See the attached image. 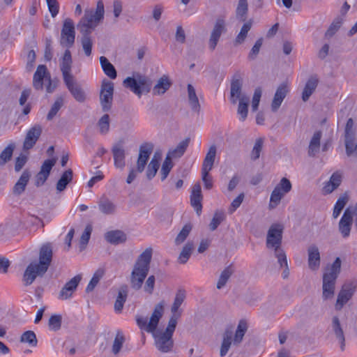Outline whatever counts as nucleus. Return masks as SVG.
<instances>
[{
    "label": "nucleus",
    "mask_w": 357,
    "mask_h": 357,
    "mask_svg": "<svg viewBox=\"0 0 357 357\" xmlns=\"http://www.w3.org/2000/svg\"><path fill=\"white\" fill-rule=\"evenodd\" d=\"M357 289V280H351L345 282L338 293L335 309L340 310L344 305L351 298Z\"/></svg>",
    "instance_id": "1a4fd4ad"
},
{
    "label": "nucleus",
    "mask_w": 357,
    "mask_h": 357,
    "mask_svg": "<svg viewBox=\"0 0 357 357\" xmlns=\"http://www.w3.org/2000/svg\"><path fill=\"white\" fill-rule=\"evenodd\" d=\"M127 297L128 287L127 285H122L119 289L118 296L114 303V310L116 312L119 313L122 311Z\"/></svg>",
    "instance_id": "f704fd0d"
},
{
    "label": "nucleus",
    "mask_w": 357,
    "mask_h": 357,
    "mask_svg": "<svg viewBox=\"0 0 357 357\" xmlns=\"http://www.w3.org/2000/svg\"><path fill=\"white\" fill-rule=\"evenodd\" d=\"M42 133V127L40 125H35L31 128L25 137L23 149L29 150L33 147Z\"/></svg>",
    "instance_id": "a211bd4d"
},
{
    "label": "nucleus",
    "mask_w": 357,
    "mask_h": 357,
    "mask_svg": "<svg viewBox=\"0 0 357 357\" xmlns=\"http://www.w3.org/2000/svg\"><path fill=\"white\" fill-rule=\"evenodd\" d=\"M172 160V159H171L170 158L166 156V158L162 163V168L160 170L161 175H162V177H161L162 181H164L167 177L168 174H169L171 169H172V167L174 166V164H173Z\"/></svg>",
    "instance_id": "052dcab7"
},
{
    "label": "nucleus",
    "mask_w": 357,
    "mask_h": 357,
    "mask_svg": "<svg viewBox=\"0 0 357 357\" xmlns=\"http://www.w3.org/2000/svg\"><path fill=\"white\" fill-rule=\"evenodd\" d=\"M100 62L104 73L111 79L116 77V71L114 66L109 61L105 56L100 57Z\"/></svg>",
    "instance_id": "ea45409f"
},
{
    "label": "nucleus",
    "mask_w": 357,
    "mask_h": 357,
    "mask_svg": "<svg viewBox=\"0 0 357 357\" xmlns=\"http://www.w3.org/2000/svg\"><path fill=\"white\" fill-rule=\"evenodd\" d=\"M50 73L46 66L39 65L33 77V88L38 91H42L43 89V82L47 79Z\"/></svg>",
    "instance_id": "6ab92c4d"
},
{
    "label": "nucleus",
    "mask_w": 357,
    "mask_h": 357,
    "mask_svg": "<svg viewBox=\"0 0 357 357\" xmlns=\"http://www.w3.org/2000/svg\"><path fill=\"white\" fill-rule=\"evenodd\" d=\"M98 126L100 132L105 135L109 130V116L107 114H104L98 121Z\"/></svg>",
    "instance_id": "bf43d9fd"
},
{
    "label": "nucleus",
    "mask_w": 357,
    "mask_h": 357,
    "mask_svg": "<svg viewBox=\"0 0 357 357\" xmlns=\"http://www.w3.org/2000/svg\"><path fill=\"white\" fill-rule=\"evenodd\" d=\"M73 177V172L71 169H68L66 170L62 174L61 178L59 179V181L56 183V190L59 192L63 191L68 183H70Z\"/></svg>",
    "instance_id": "c9c22d12"
},
{
    "label": "nucleus",
    "mask_w": 357,
    "mask_h": 357,
    "mask_svg": "<svg viewBox=\"0 0 357 357\" xmlns=\"http://www.w3.org/2000/svg\"><path fill=\"white\" fill-rule=\"evenodd\" d=\"M53 257V246L51 243L43 244L39 250V261L37 263L40 266L42 271L48 270Z\"/></svg>",
    "instance_id": "2eb2a0df"
},
{
    "label": "nucleus",
    "mask_w": 357,
    "mask_h": 357,
    "mask_svg": "<svg viewBox=\"0 0 357 357\" xmlns=\"http://www.w3.org/2000/svg\"><path fill=\"white\" fill-rule=\"evenodd\" d=\"M31 174L29 171L24 170L19 180L15 184L13 192L15 195H21L26 188V186L29 181Z\"/></svg>",
    "instance_id": "7c9ffc66"
},
{
    "label": "nucleus",
    "mask_w": 357,
    "mask_h": 357,
    "mask_svg": "<svg viewBox=\"0 0 357 357\" xmlns=\"http://www.w3.org/2000/svg\"><path fill=\"white\" fill-rule=\"evenodd\" d=\"M342 182V175L338 172L332 174L328 182H327L323 188L325 193L329 194L335 190Z\"/></svg>",
    "instance_id": "2f4dec72"
},
{
    "label": "nucleus",
    "mask_w": 357,
    "mask_h": 357,
    "mask_svg": "<svg viewBox=\"0 0 357 357\" xmlns=\"http://www.w3.org/2000/svg\"><path fill=\"white\" fill-rule=\"evenodd\" d=\"M193 249L194 244L192 242H188L184 245L178 257V261L181 264H184L188 261Z\"/></svg>",
    "instance_id": "49530a36"
},
{
    "label": "nucleus",
    "mask_w": 357,
    "mask_h": 357,
    "mask_svg": "<svg viewBox=\"0 0 357 357\" xmlns=\"http://www.w3.org/2000/svg\"><path fill=\"white\" fill-rule=\"evenodd\" d=\"M123 85L140 98L143 91H150L151 82L148 77L137 75L136 77H128L126 78L123 81Z\"/></svg>",
    "instance_id": "0eeeda50"
},
{
    "label": "nucleus",
    "mask_w": 357,
    "mask_h": 357,
    "mask_svg": "<svg viewBox=\"0 0 357 357\" xmlns=\"http://www.w3.org/2000/svg\"><path fill=\"white\" fill-rule=\"evenodd\" d=\"M292 188L290 181L283 177L279 183L275 187L273 190L269 202V208H275L280 203L282 198L291 191Z\"/></svg>",
    "instance_id": "6e6552de"
},
{
    "label": "nucleus",
    "mask_w": 357,
    "mask_h": 357,
    "mask_svg": "<svg viewBox=\"0 0 357 357\" xmlns=\"http://www.w3.org/2000/svg\"><path fill=\"white\" fill-rule=\"evenodd\" d=\"M248 330V324L245 320H241L238 322L234 337V344H239Z\"/></svg>",
    "instance_id": "79ce46f5"
},
{
    "label": "nucleus",
    "mask_w": 357,
    "mask_h": 357,
    "mask_svg": "<svg viewBox=\"0 0 357 357\" xmlns=\"http://www.w3.org/2000/svg\"><path fill=\"white\" fill-rule=\"evenodd\" d=\"M248 13V0H238L236 9V17L241 22H245Z\"/></svg>",
    "instance_id": "58836bf2"
},
{
    "label": "nucleus",
    "mask_w": 357,
    "mask_h": 357,
    "mask_svg": "<svg viewBox=\"0 0 357 357\" xmlns=\"http://www.w3.org/2000/svg\"><path fill=\"white\" fill-rule=\"evenodd\" d=\"M82 37L81 38V43L82 48L84 51L86 56H89L91 54L93 41L90 36L91 33H81Z\"/></svg>",
    "instance_id": "8fccbe9b"
},
{
    "label": "nucleus",
    "mask_w": 357,
    "mask_h": 357,
    "mask_svg": "<svg viewBox=\"0 0 357 357\" xmlns=\"http://www.w3.org/2000/svg\"><path fill=\"white\" fill-rule=\"evenodd\" d=\"M72 56L69 50H66L61 61L60 68L62 72L63 81L74 77L71 74Z\"/></svg>",
    "instance_id": "5701e85b"
},
{
    "label": "nucleus",
    "mask_w": 357,
    "mask_h": 357,
    "mask_svg": "<svg viewBox=\"0 0 357 357\" xmlns=\"http://www.w3.org/2000/svg\"><path fill=\"white\" fill-rule=\"evenodd\" d=\"M341 260L337 257L333 263L328 266L323 275L322 298L324 301L332 299L335 295L337 278L341 271Z\"/></svg>",
    "instance_id": "20e7f679"
},
{
    "label": "nucleus",
    "mask_w": 357,
    "mask_h": 357,
    "mask_svg": "<svg viewBox=\"0 0 357 357\" xmlns=\"http://www.w3.org/2000/svg\"><path fill=\"white\" fill-rule=\"evenodd\" d=\"M226 31V22L223 17H218L215 22L213 29L211 31L208 46L211 50L216 47L218 42L222 33Z\"/></svg>",
    "instance_id": "4468645a"
},
{
    "label": "nucleus",
    "mask_w": 357,
    "mask_h": 357,
    "mask_svg": "<svg viewBox=\"0 0 357 357\" xmlns=\"http://www.w3.org/2000/svg\"><path fill=\"white\" fill-rule=\"evenodd\" d=\"M164 301H161L155 306L149 322H147L146 317L139 315L136 316V322L141 330L153 335L155 347L160 351L168 353L172 351L174 346L172 336L176 327V322L174 318L169 319L165 331H156L164 313Z\"/></svg>",
    "instance_id": "f257e3e1"
},
{
    "label": "nucleus",
    "mask_w": 357,
    "mask_h": 357,
    "mask_svg": "<svg viewBox=\"0 0 357 357\" xmlns=\"http://www.w3.org/2000/svg\"><path fill=\"white\" fill-rule=\"evenodd\" d=\"M321 138V132L317 131L314 133L308 147V155L310 156H314L320 149V140Z\"/></svg>",
    "instance_id": "4c0bfd02"
},
{
    "label": "nucleus",
    "mask_w": 357,
    "mask_h": 357,
    "mask_svg": "<svg viewBox=\"0 0 357 357\" xmlns=\"http://www.w3.org/2000/svg\"><path fill=\"white\" fill-rule=\"evenodd\" d=\"M107 241L112 244H119L124 243L126 241V235L124 232L120 230H115L108 231L105 234Z\"/></svg>",
    "instance_id": "e433bc0d"
},
{
    "label": "nucleus",
    "mask_w": 357,
    "mask_h": 357,
    "mask_svg": "<svg viewBox=\"0 0 357 357\" xmlns=\"http://www.w3.org/2000/svg\"><path fill=\"white\" fill-rule=\"evenodd\" d=\"M82 279V274H78L67 282L61 289L59 298L61 300H67L72 297L73 293Z\"/></svg>",
    "instance_id": "f3484780"
},
{
    "label": "nucleus",
    "mask_w": 357,
    "mask_h": 357,
    "mask_svg": "<svg viewBox=\"0 0 357 357\" xmlns=\"http://www.w3.org/2000/svg\"><path fill=\"white\" fill-rule=\"evenodd\" d=\"M112 153L114 156V165L116 167L121 169H123L126 165L125 163V150L120 144H115L112 147Z\"/></svg>",
    "instance_id": "cd10ccee"
},
{
    "label": "nucleus",
    "mask_w": 357,
    "mask_h": 357,
    "mask_svg": "<svg viewBox=\"0 0 357 357\" xmlns=\"http://www.w3.org/2000/svg\"><path fill=\"white\" fill-rule=\"evenodd\" d=\"M217 149L215 145L210 146L202 163V173H209L212 169L216 155Z\"/></svg>",
    "instance_id": "bb28decb"
},
{
    "label": "nucleus",
    "mask_w": 357,
    "mask_h": 357,
    "mask_svg": "<svg viewBox=\"0 0 357 357\" xmlns=\"http://www.w3.org/2000/svg\"><path fill=\"white\" fill-rule=\"evenodd\" d=\"M318 83L319 79L317 76H312L307 79L302 93V100L304 102L309 100L311 95L315 91Z\"/></svg>",
    "instance_id": "c85d7f7f"
},
{
    "label": "nucleus",
    "mask_w": 357,
    "mask_h": 357,
    "mask_svg": "<svg viewBox=\"0 0 357 357\" xmlns=\"http://www.w3.org/2000/svg\"><path fill=\"white\" fill-rule=\"evenodd\" d=\"M105 274V271L103 268H98L93 274L91 280L89 282L86 288V292L89 293L93 291L96 285L100 282V279L103 277Z\"/></svg>",
    "instance_id": "c03bdc74"
},
{
    "label": "nucleus",
    "mask_w": 357,
    "mask_h": 357,
    "mask_svg": "<svg viewBox=\"0 0 357 357\" xmlns=\"http://www.w3.org/2000/svg\"><path fill=\"white\" fill-rule=\"evenodd\" d=\"M243 78L240 73H236L231 82V101L233 104L236 103L237 100L240 101L244 97H248L242 93Z\"/></svg>",
    "instance_id": "ddd939ff"
},
{
    "label": "nucleus",
    "mask_w": 357,
    "mask_h": 357,
    "mask_svg": "<svg viewBox=\"0 0 357 357\" xmlns=\"http://www.w3.org/2000/svg\"><path fill=\"white\" fill-rule=\"evenodd\" d=\"M249 101V97H244L239 101L237 112L241 121H244L248 116Z\"/></svg>",
    "instance_id": "a18cd8bd"
},
{
    "label": "nucleus",
    "mask_w": 357,
    "mask_h": 357,
    "mask_svg": "<svg viewBox=\"0 0 357 357\" xmlns=\"http://www.w3.org/2000/svg\"><path fill=\"white\" fill-rule=\"evenodd\" d=\"M64 82L77 101L82 102L85 100V93L81 86L75 81L74 77L66 79Z\"/></svg>",
    "instance_id": "4be33fe9"
},
{
    "label": "nucleus",
    "mask_w": 357,
    "mask_h": 357,
    "mask_svg": "<svg viewBox=\"0 0 357 357\" xmlns=\"http://www.w3.org/2000/svg\"><path fill=\"white\" fill-rule=\"evenodd\" d=\"M288 91L289 89L287 84H282L278 86L271 102V109L273 112H276L278 109Z\"/></svg>",
    "instance_id": "b1692460"
},
{
    "label": "nucleus",
    "mask_w": 357,
    "mask_h": 357,
    "mask_svg": "<svg viewBox=\"0 0 357 357\" xmlns=\"http://www.w3.org/2000/svg\"><path fill=\"white\" fill-rule=\"evenodd\" d=\"M75 31L73 21L70 18H66L63 21L61 32L60 43L62 46L71 47L75 43Z\"/></svg>",
    "instance_id": "9b49d317"
},
{
    "label": "nucleus",
    "mask_w": 357,
    "mask_h": 357,
    "mask_svg": "<svg viewBox=\"0 0 357 357\" xmlns=\"http://www.w3.org/2000/svg\"><path fill=\"white\" fill-rule=\"evenodd\" d=\"M342 23V19L335 20L331 25L329 26L328 29L325 33L326 37L331 38L332 37L340 28Z\"/></svg>",
    "instance_id": "338daca9"
},
{
    "label": "nucleus",
    "mask_w": 357,
    "mask_h": 357,
    "mask_svg": "<svg viewBox=\"0 0 357 357\" xmlns=\"http://www.w3.org/2000/svg\"><path fill=\"white\" fill-rule=\"evenodd\" d=\"M354 121L352 119H349L345 127V148L347 156L357 157V144H354L355 142V132L353 129Z\"/></svg>",
    "instance_id": "f8f14e48"
},
{
    "label": "nucleus",
    "mask_w": 357,
    "mask_h": 357,
    "mask_svg": "<svg viewBox=\"0 0 357 357\" xmlns=\"http://www.w3.org/2000/svg\"><path fill=\"white\" fill-rule=\"evenodd\" d=\"M187 88H188V98L190 106L194 112L199 113L200 111V109H201V106H200L199 99H198V97H197L196 91H195V89L190 84H188Z\"/></svg>",
    "instance_id": "72a5a7b5"
},
{
    "label": "nucleus",
    "mask_w": 357,
    "mask_h": 357,
    "mask_svg": "<svg viewBox=\"0 0 357 357\" xmlns=\"http://www.w3.org/2000/svg\"><path fill=\"white\" fill-rule=\"evenodd\" d=\"M20 342L27 343L31 347H36L38 343L36 335L32 331L24 332L20 337Z\"/></svg>",
    "instance_id": "5fc2aeb1"
},
{
    "label": "nucleus",
    "mask_w": 357,
    "mask_h": 357,
    "mask_svg": "<svg viewBox=\"0 0 357 357\" xmlns=\"http://www.w3.org/2000/svg\"><path fill=\"white\" fill-rule=\"evenodd\" d=\"M234 272V269L231 264L227 266L220 273L217 283V289H220L224 287Z\"/></svg>",
    "instance_id": "a19ab883"
},
{
    "label": "nucleus",
    "mask_w": 357,
    "mask_h": 357,
    "mask_svg": "<svg viewBox=\"0 0 357 357\" xmlns=\"http://www.w3.org/2000/svg\"><path fill=\"white\" fill-rule=\"evenodd\" d=\"M231 339L232 332L231 331H226L223 335V340L220 351L221 357H224L227 354L231 344Z\"/></svg>",
    "instance_id": "37998d69"
},
{
    "label": "nucleus",
    "mask_w": 357,
    "mask_h": 357,
    "mask_svg": "<svg viewBox=\"0 0 357 357\" xmlns=\"http://www.w3.org/2000/svg\"><path fill=\"white\" fill-rule=\"evenodd\" d=\"M190 138H186L181 142L176 148L168 151L167 156L171 159L181 158L185 152L190 144Z\"/></svg>",
    "instance_id": "473e14b6"
},
{
    "label": "nucleus",
    "mask_w": 357,
    "mask_h": 357,
    "mask_svg": "<svg viewBox=\"0 0 357 357\" xmlns=\"http://www.w3.org/2000/svg\"><path fill=\"white\" fill-rule=\"evenodd\" d=\"M62 317L59 314H54L51 316L49 319L48 326L51 330L58 331L61 326Z\"/></svg>",
    "instance_id": "0e129e2a"
},
{
    "label": "nucleus",
    "mask_w": 357,
    "mask_h": 357,
    "mask_svg": "<svg viewBox=\"0 0 357 357\" xmlns=\"http://www.w3.org/2000/svg\"><path fill=\"white\" fill-rule=\"evenodd\" d=\"M15 146L14 144L8 145L0 153V166L4 165L10 160Z\"/></svg>",
    "instance_id": "09e8293b"
},
{
    "label": "nucleus",
    "mask_w": 357,
    "mask_h": 357,
    "mask_svg": "<svg viewBox=\"0 0 357 357\" xmlns=\"http://www.w3.org/2000/svg\"><path fill=\"white\" fill-rule=\"evenodd\" d=\"M225 218V215L223 212H215L211 223L209 224L210 229L211 231L215 230Z\"/></svg>",
    "instance_id": "e2e57ef3"
},
{
    "label": "nucleus",
    "mask_w": 357,
    "mask_h": 357,
    "mask_svg": "<svg viewBox=\"0 0 357 357\" xmlns=\"http://www.w3.org/2000/svg\"><path fill=\"white\" fill-rule=\"evenodd\" d=\"M308 266L311 270L315 271L320 266V253L316 245H311L307 249Z\"/></svg>",
    "instance_id": "a878e982"
},
{
    "label": "nucleus",
    "mask_w": 357,
    "mask_h": 357,
    "mask_svg": "<svg viewBox=\"0 0 357 357\" xmlns=\"http://www.w3.org/2000/svg\"><path fill=\"white\" fill-rule=\"evenodd\" d=\"M152 257V250L146 249L137 259L130 275V285L132 289L139 290L146 278Z\"/></svg>",
    "instance_id": "f03ea898"
},
{
    "label": "nucleus",
    "mask_w": 357,
    "mask_h": 357,
    "mask_svg": "<svg viewBox=\"0 0 357 357\" xmlns=\"http://www.w3.org/2000/svg\"><path fill=\"white\" fill-rule=\"evenodd\" d=\"M92 231V227L91 225H89L86 227L84 232L82 233L81 238H80V247L82 249H84L86 246V245L88 243L90 236Z\"/></svg>",
    "instance_id": "69168bd1"
},
{
    "label": "nucleus",
    "mask_w": 357,
    "mask_h": 357,
    "mask_svg": "<svg viewBox=\"0 0 357 357\" xmlns=\"http://www.w3.org/2000/svg\"><path fill=\"white\" fill-rule=\"evenodd\" d=\"M192 225L188 223L183 226L181 231L178 233L177 236L175 238V244L176 245H181L183 243L188 235L190 234L191 230H192Z\"/></svg>",
    "instance_id": "6e6d98bb"
},
{
    "label": "nucleus",
    "mask_w": 357,
    "mask_h": 357,
    "mask_svg": "<svg viewBox=\"0 0 357 357\" xmlns=\"http://www.w3.org/2000/svg\"><path fill=\"white\" fill-rule=\"evenodd\" d=\"M347 202L348 197L347 195H343L337 199L335 204L333 212V216L334 218H337L340 215V213L342 212V209L344 208Z\"/></svg>",
    "instance_id": "13d9d810"
},
{
    "label": "nucleus",
    "mask_w": 357,
    "mask_h": 357,
    "mask_svg": "<svg viewBox=\"0 0 357 357\" xmlns=\"http://www.w3.org/2000/svg\"><path fill=\"white\" fill-rule=\"evenodd\" d=\"M252 26V20L251 19L244 23L239 33L237 35L235 39V43L236 44H241L244 42L247 37V34L248 31L250 30Z\"/></svg>",
    "instance_id": "de8ad7c7"
},
{
    "label": "nucleus",
    "mask_w": 357,
    "mask_h": 357,
    "mask_svg": "<svg viewBox=\"0 0 357 357\" xmlns=\"http://www.w3.org/2000/svg\"><path fill=\"white\" fill-rule=\"evenodd\" d=\"M114 90V84L112 82L102 81L100 92V102L104 112H109L112 108Z\"/></svg>",
    "instance_id": "9d476101"
},
{
    "label": "nucleus",
    "mask_w": 357,
    "mask_h": 357,
    "mask_svg": "<svg viewBox=\"0 0 357 357\" xmlns=\"http://www.w3.org/2000/svg\"><path fill=\"white\" fill-rule=\"evenodd\" d=\"M331 328L333 334L340 343V349L342 351L344 350L345 347V337L344 331L340 324L339 318L336 316L332 318Z\"/></svg>",
    "instance_id": "393cba45"
},
{
    "label": "nucleus",
    "mask_w": 357,
    "mask_h": 357,
    "mask_svg": "<svg viewBox=\"0 0 357 357\" xmlns=\"http://www.w3.org/2000/svg\"><path fill=\"white\" fill-rule=\"evenodd\" d=\"M264 144V139L262 138H258L256 139L254 147L251 152V159L252 160H257L260 156V153L262 150Z\"/></svg>",
    "instance_id": "680f3d73"
},
{
    "label": "nucleus",
    "mask_w": 357,
    "mask_h": 357,
    "mask_svg": "<svg viewBox=\"0 0 357 357\" xmlns=\"http://www.w3.org/2000/svg\"><path fill=\"white\" fill-rule=\"evenodd\" d=\"M104 4L102 0L97 2L96 10H85L83 17L78 22L77 26L80 33H91L104 17Z\"/></svg>",
    "instance_id": "39448f33"
},
{
    "label": "nucleus",
    "mask_w": 357,
    "mask_h": 357,
    "mask_svg": "<svg viewBox=\"0 0 357 357\" xmlns=\"http://www.w3.org/2000/svg\"><path fill=\"white\" fill-rule=\"evenodd\" d=\"M283 229L280 224H273L267 232L266 245L268 249L274 251L280 266H282L284 264L287 266V256L282 248Z\"/></svg>",
    "instance_id": "7ed1b4c3"
},
{
    "label": "nucleus",
    "mask_w": 357,
    "mask_h": 357,
    "mask_svg": "<svg viewBox=\"0 0 357 357\" xmlns=\"http://www.w3.org/2000/svg\"><path fill=\"white\" fill-rule=\"evenodd\" d=\"M202 199L203 196L202 194L201 185L200 183H197L193 185L192 189L190 204L199 215L201 214L202 210Z\"/></svg>",
    "instance_id": "412c9836"
},
{
    "label": "nucleus",
    "mask_w": 357,
    "mask_h": 357,
    "mask_svg": "<svg viewBox=\"0 0 357 357\" xmlns=\"http://www.w3.org/2000/svg\"><path fill=\"white\" fill-rule=\"evenodd\" d=\"M186 298V291L183 289H178L176 293L175 298L172 305L171 307V312L172 313L170 319L174 318L175 321L177 323L178 319L181 315V311H179V307L183 303Z\"/></svg>",
    "instance_id": "aec40b11"
},
{
    "label": "nucleus",
    "mask_w": 357,
    "mask_h": 357,
    "mask_svg": "<svg viewBox=\"0 0 357 357\" xmlns=\"http://www.w3.org/2000/svg\"><path fill=\"white\" fill-rule=\"evenodd\" d=\"M63 105V98L62 97L57 98L47 115V119L48 121L52 120Z\"/></svg>",
    "instance_id": "4d7b16f0"
},
{
    "label": "nucleus",
    "mask_w": 357,
    "mask_h": 357,
    "mask_svg": "<svg viewBox=\"0 0 357 357\" xmlns=\"http://www.w3.org/2000/svg\"><path fill=\"white\" fill-rule=\"evenodd\" d=\"M55 163H56L55 158L47 159V160H45L43 164L41 166L40 172L44 173L45 174H46L49 176L51 169H52V167L55 165Z\"/></svg>",
    "instance_id": "774afa93"
},
{
    "label": "nucleus",
    "mask_w": 357,
    "mask_h": 357,
    "mask_svg": "<svg viewBox=\"0 0 357 357\" xmlns=\"http://www.w3.org/2000/svg\"><path fill=\"white\" fill-rule=\"evenodd\" d=\"M124 342L125 337L123 333L121 331H118L112 344V351L114 354L116 355L119 353Z\"/></svg>",
    "instance_id": "864d4df0"
},
{
    "label": "nucleus",
    "mask_w": 357,
    "mask_h": 357,
    "mask_svg": "<svg viewBox=\"0 0 357 357\" xmlns=\"http://www.w3.org/2000/svg\"><path fill=\"white\" fill-rule=\"evenodd\" d=\"M159 166V159L157 158L155 155H154L149 162L146 170V176L148 179L151 180L155 176Z\"/></svg>",
    "instance_id": "603ef678"
},
{
    "label": "nucleus",
    "mask_w": 357,
    "mask_h": 357,
    "mask_svg": "<svg viewBox=\"0 0 357 357\" xmlns=\"http://www.w3.org/2000/svg\"><path fill=\"white\" fill-rule=\"evenodd\" d=\"M153 150V145L151 143H144L140 146L137 167L136 168L131 169L127 178L126 181L128 184L135 180L138 174L142 173L144 170Z\"/></svg>",
    "instance_id": "423d86ee"
},
{
    "label": "nucleus",
    "mask_w": 357,
    "mask_h": 357,
    "mask_svg": "<svg viewBox=\"0 0 357 357\" xmlns=\"http://www.w3.org/2000/svg\"><path fill=\"white\" fill-rule=\"evenodd\" d=\"M41 268L36 262H32L28 265L23 275L25 286L31 284L38 276H43L47 272L45 269L42 271Z\"/></svg>",
    "instance_id": "dca6fc26"
},
{
    "label": "nucleus",
    "mask_w": 357,
    "mask_h": 357,
    "mask_svg": "<svg viewBox=\"0 0 357 357\" xmlns=\"http://www.w3.org/2000/svg\"><path fill=\"white\" fill-rule=\"evenodd\" d=\"M172 82L167 75L161 77L157 84L153 88L152 93L154 96L164 94L171 86Z\"/></svg>",
    "instance_id": "c756f323"
},
{
    "label": "nucleus",
    "mask_w": 357,
    "mask_h": 357,
    "mask_svg": "<svg viewBox=\"0 0 357 357\" xmlns=\"http://www.w3.org/2000/svg\"><path fill=\"white\" fill-rule=\"evenodd\" d=\"M99 208L105 214H113L116 211L115 204L107 199H102L99 202Z\"/></svg>",
    "instance_id": "3c124183"
}]
</instances>
